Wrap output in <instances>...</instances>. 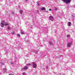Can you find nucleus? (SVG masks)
Masks as SVG:
<instances>
[{
    "instance_id": "obj_1",
    "label": "nucleus",
    "mask_w": 75,
    "mask_h": 75,
    "mask_svg": "<svg viewBox=\"0 0 75 75\" xmlns=\"http://www.w3.org/2000/svg\"><path fill=\"white\" fill-rule=\"evenodd\" d=\"M0 25L1 27H4V25L6 26V25H9V24L4 22V21H2Z\"/></svg>"
},
{
    "instance_id": "obj_2",
    "label": "nucleus",
    "mask_w": 75,
    "mask_h": 75,
    "mask_svg": "<svg viewBox=\"0 0 75 75\" xmlns=\"http://www.w3.org/2000/svg\"><path fill=\"white\" fill-rule=\"evenodd\" d=\"M62 1L64 3H65L66 4L70 3L71 1V0H62Z\"/></svg>"
},
{
    "instance_id": "obj_3",
    "label": "nucleus",
    "mask_w": 75,
    "mask_h": 75,
    "mask_svg": "<svg viewBox=\"0 0 75 75\" xmlns=\"http://www.w3.org/2000/svg\"><path fill=\"white\" fill-rule=\"evenodd\" d=\"M28 69V67L27 66H25L21 70H23H23H25V71L26 70H27Z\"/></svg>"
},
{
    "instance_id": "obj_4",
    "label": "nucleus",
    "mask_w": 75,
    "mask_h": 75,
    "mask_svg": "<svg viewBox=\"0 0 75 75\" xmlns=\"http://www.w3.org/2000/svg\"><path fill=\"white\" fill-rule=\"evenodd\" d=\"M32 66L33 68H36L37 67V65L35 64V63L34 62H33V65H32Z\"/></svg>"
},
{
    "instance_id": "obj_5",
    "label": "nucleus",
    "mask_w": 75,
    "mask_h": 75,
    "mask_svg": "<svg viewBox=\"0 0 75 75\" xmlns=\"http://www.w3.org/2000/svg\"><path fill=\"white\" fill-rule=\"evenodd\" d=\"M72 42H71L69 43H68V44L67 45L68 47H71V45H72Z\"/></svg>"
},
{
    "instance_id": "obj_6",
    "label": "nucleus",
    "mask_w": 75,
    "mask_h": 75,
    "mask_svg": "<svg viewBox=\"0 0 75 75\" xmlns=\"http://www.w3.org/2000/svg\"><path fill=\"white\" fill-rule=\"evenodd\" d=\"M49 18L51 21H53L54 20V18H53V17H52V16H50L49 17Z\"/></svg>"
},
{
    "instance_id": "obj_7",
    "label": "nucleus",
    "mask_w": 75,
    "mask_h": 75,
    "mask_svg": "<svg viewBox=\"0 0 75 75\" xmlns=\"http://www.w3.org/2000/svg\"><path fill=\"white\" fill-rule=\"evenodd\" d=\"M3 71H4V72L6 73V71H7V69L6 68H4L3 69Z\"/></svg>"
},
{
    "instance_id": "obj_8",
    "label": "nucleus",
    "mask_w": 75,
    "mask_h": 75,
    "mask_svg": "<svg viewBox=\"0 0 75 75\" xmlns=\"http://www.w3.org/2000/svg\"><path fill=\"white\" fill-rule=\"evenodd\" d=\"M71 23L70 22H68L67 24V25L68 26H70L71 25Z\"/></svg>"
},
{
    "instance_id": "obj_9",
    "label": "nucleus",
    "mask_w": 75,
    "mask_h": 75,
    "mask_svg": "<svg viewBox=\"0 0 75 75\" xmlns=\"http://www.w3.org/2000/svg\"><path fill=\"white\" fill-rule=\"evenodd\" d=\"M23 11L22 10H21L19 11V13L21 14H23Z\"/></svg>"
},
{
    "instance_id": "obj_10",
    "label": "nucleus",
    "mask_w": 75,
    "mask_h": 75,
    "mask_svg": "<svg viewBox=\"0 0 75 75\" xmlns=\"http://www.w3.org/2000/svg\"><path fill=\"white\" fill-rule=\"evenodd\" d=\"M41 10L43 11H45V8L44 7H42L41 8Z\"/></svg>"
},
{
    "instance_id": "obj_11",
    "label": "nucleus",
    "mask_w": 75,
    "mask_h": 75,
    "mask_svg": "<svg viewBox=\"0 0 75 75\" xmlns=\"http://www.w3.org/2000/svg\"><path fill=\"white\" fill-rule=\"evenodd\" d=\"M50 45H52V42L51 41L49 42Z\"/></svg>"
},
{
    "instance_id": "obj_12",
    "label": "nucleus",
    "mask_w": 75,
    "mask_h": 75,
    "mask_svg": "<svg viewBox=\"0 0 75 75\" xmlns=\"http://www.w3.org/2000/svg\"><path fill=\"white\" fill-rule=\"evenodd\" d=\"M37 3L38 4V6H40V4H39V2H37Z\"/></svg>"
},
{
    "instance_id": "obj_13",
    "label": "nucleus",
    "mask_w": 75,
    "mask_h": 75,
    "mask_svg": "<svg viewBox=\"0 0 75 75\" xmlns=\"http://www.w3.org/2000/svg\"><path fill=\"white\" fill-rule=\"evenodd\" d=\"M8 30H11V28L10 27V26H8Z\"/></svg>"
},
{
    "instance_id": "obj_14",
    "label": "nucleus",
    "mask_w": 75,
    "mask_h": 75,
    "mask_svg": "<svg viewBox=\"0 0 75 75\" xmlns=\"http://www.w3.org/2000/svg\"><path fill=\"white\" fill-rule=\"evenodd\" d=\"M67 37H70V35H67Z\"/></svg>"
},
{
    "instance_id": "obj_15",
    "label": "nucleus",
    "mask_w": 75,
    "mask_h": 75,
    "mask_svg": "<svg viewBox=\"0 0 75 75\" xmlns=\"http://www.w3.org/2000/svg\"><path fill=\"white\" fill-rule=\"evenodd\" d=\"M21 34H24V32H21Z\"/></svg>"
},
{
    "instance_id": "obj_16",
    "label": "nucleus",
    "mask_w": 75,
    "mask_h": 75,
    "mask_svg": "<svg viewBox=\"0 0 75 75\" xmlns=\"http://www.w3.org/2000/svg\"><path fill=\"white\" fill-rule=\"evenodd\" d=\"M26 65L27 66L28 65H29V66H30V65H31V64H26Z\"/></svg>"
},
{
    "instance_id": "obj_17",
    "label": "nucleus",
    "mask_w": 75,
    "mask_h": 75,
    "mask_svg": "<svg viewBox=\"0 0 75 75\" xmlns=\"http://www.w3.org/2000/svg\"><path fill=\"white\" fill-rule=\"evenodd\" d=\"M12 14H13V15H14V11L12 12Z\"/></svg>"
},
{
    "instance_id": "obj_18",
    "label": "nucleus",
    "mask_w": 75,
    "mask_h": 75,
    "mask_svg": "<svg viewBox=\"0 0 75 75\" xmlns=\"http://www.w3.org/2000/svg\"><path fill=\"white\" fill-rule=\"evenodd\" d=\"M17 36H18V37H20V34H17Z\"/></svg>"
},
{
    "instance_id": "obj_19",
    "label": "nucleus",
    "mask_w": 75,
    "mask_h": 75,
    "mask_svg": "<svg viewBox=\"0 0 75 75\" xmlns=\"http://www.w3.org/2000/svg\"><path fill=\"white\" fill-rule=\"evenodd\" d=\"M23 75H25V72H24L23 73Z\"/></svg>"
},
{
    "instance_id": "obj_20",
    "label": "nucleus",
    "mask_w": 75,
    "mask_h": 75,
    "mask_svg": "<svg viewBox=\"0 0 75 75\" xmlns=\"http://www.w3.org/2000/svg\"><path fill=\"white\" fill-rule=\"evenodd\" d=\"M36 11H37V13H39V10H37Z\"/></svg>"
},
{
    "instance_id": "obj_21",
    "label": "nucleus",
    "mask_w": 75,
    "mask_h": 75,
    "mask_svg": "<svg viewBox=\"0 0 75 75\" xmlns=\"http://www.w3.org/2000/svg\"><path fill=\"white\" fill-rule=\"evenodd\" d=\"M55 10H56V11H57V9L56 8H55Z\"/></svg>"
},
{
    "instance_id": "obj_22",
    "label": "nucleus",
    "mask_w": 75,
    "mask_h": 75,
    "mask_svg": "<svg viewBox=\"0 0 75 75\" xmlns=\"http://www.w3.org/2000/svg\"><path fill=\"white\" fill-rule=\"evenodd\" d=\"M49 11H51V9H49Z\"/></svg>"
},
{
    "instance_id": "obj_23",
    "label": "nucleus",
    "mask_w": 75,
    "mask_h": 75,
    "mask_svg": "<svg viewBox=\"0 0 75 75\" xmlns=\"http://www.w3.org/2000/svg\"><path fill=\"white\" fill-rule=\"evenodd\" d=\"M28 0H25V1H27Z\"/></svg>"
},
{
    "instance_id": "obj_24",
    "label": "nucleus",
    "mask_w": 75,
    "mask_h": 75,
    "mask_svg": "<svg viewBox=\"0 0 75 75\" xmlns=\"http://www.w3.org/2000/svg\"><path fill=\"white\" fill-rule=\"evenodd\" d=\"M1 64H2V65H3V64H4L3 63H2Z\"/></svg>"
},
{
    "instance_id": "obj_25",
    "label": "nucleus",
    "mask_w": 75,
    "mask_h": 75,
    "mask_svg": "<svg viewBox=\"0 0 75 75\" xmlns=\"http://www.w3.org/2000/svg\"><path fill=\"white\" fill-rule=\"evenodd\" d=\"M11 64H13V63H11Z\"/></svg>"
},
{
    "instance_id": "obj_26",
    "label": "nucleus",
    "mask_w": 75,
    "mask_h": 75,
    "mask_svg": "<svg viewBox=\"0 0 75 75\" xmlns=\"http://www.w3.org/2000/svg\"><path fill=\"white\" fill-rule=\"evenodd\" d=\"M36 52H37V51H36Z\"/></svg>"
}]
</instances>
